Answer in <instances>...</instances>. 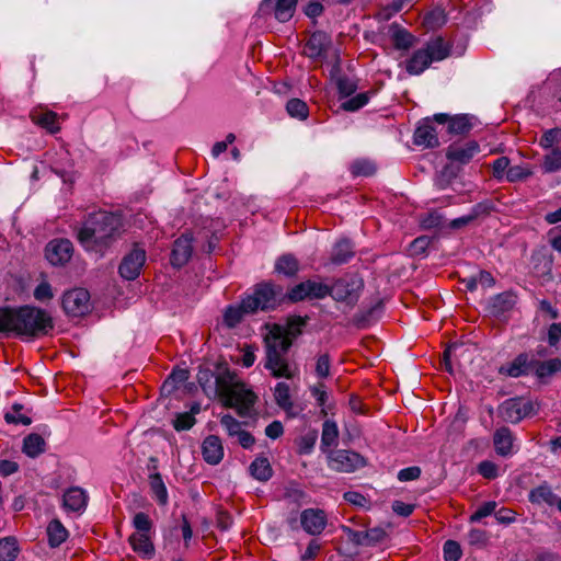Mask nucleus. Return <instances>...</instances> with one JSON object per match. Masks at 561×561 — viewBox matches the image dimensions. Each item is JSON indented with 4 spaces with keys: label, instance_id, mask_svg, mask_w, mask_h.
<instances>
[{
    "label": "nucleus",
    "instance_id": "nucleus-1",
    "mask_svg": "<svg viewBox=\"0 0 561 561\" xmlns=\"http://www.w3.org/2000/svg\"><path fill=\"white\" fill-rule=\"evenodd\" d=\"M306 319L291 317L286 327L274 324L264 337L265 363L264 367L275 378L290 379L294 371L286 358V354L293 345L294 340L301 333Z\"/></svg>",
    "mask_w": 561,
    "mask_h": 561
},
{
    "label": "nucleus",
    "instance_id": "nucleus-2",
    "mask_svg": "<svg viewBox=\"0 0 561 561\" xmlns=\"http://www.w3.org/2000/svg\"><path fill=\"white\" fill-rule=\"evenodd\" d=\"M122 218L108 211L99 210L87 216L77 229L80 244L91 252L103 255L121 234Z\"/></svg>",
    "mask_w": 561,
    "mask_h": 561
},
{
    "label": "nucleus",
    "instance_id": "nucleus-3",
    "mask_svg": "<svg viewBox=\"0 0 561 561\" xmlns=\"http://www.w3.org/2000/svg\"><path fill=\"white\" fill-rule=\"evenodd\" d=\"M53 329V318L43 309L30 306L0 308V332L34 340L47 335Z\"/></svg>",
    "mask_w": 561,
    "mask_h": 561
},
{
    "label": "nucleus",
    "instance_id": "nucleus-4",
    "mask_svg": "<svg viewBox=\"0 0 561 561\" xmlns=\"http://www.w3.org/2000/svg\"><path fill=\"white\" fill-rule=\"evenodd\" d=\"M234 377L228 368L221 371L216 377L217 391L226 407L236 408L240 416H247L256 401V396L243 382L234 381Z\"/></svg>",
    "mask_w": 561,
    "mask_h": 561
},
{
    "label": "nucleus",
    "instance_id": "nucleus-5",
    "mask_svg": "<svg viewBox=\"0 0 561 561\" xmlns=\"http://www.w3.org/2000/svg\"><path fill=\"white\" fill-rule=\"evenodd\" d=\"M451 47L440 36L430 39L424 47L415 50L405 61V70L409 75L419 76L427 69L432 62L446 59L450 55Z\"/></svg>",
    "mask_w": 561,
    "mask_h": 561
},
{
    "label": "nucleus",
    "instance_id": "nucleus-6",
    "mask_svg": "<svg viewBox=\"0 0 561 561\" xmlns=\"http://www.w3.org/2000/svg\"><path fill=\"white\" fill-rule=\"evenodd\" d=\"M479 151L480 146L476 140L451 144L446 150V158L450 161V164L442 170L437 179V185L440 188H445L450 180L457 176L458 169L455 168L454 163L467 164Z\"/></svg>",
    "mask_w": 561,
    "mask_h": 561
},
{
    "label": "nucleus",
    "instance_id": "nucleus-7",
    "mask_svg": "<svg viewBox=\"0 0 561 561\" xmlns=\"http://www.w3.org/2000/svg\"><path fill=\"white\" fill-rule=\"evenodd\" d=\"M286 299L280 286L272 283H262L255 286L253 295L245 297V306L254 313L259 310L275 309Z\"/></svg>",
    "mask_w": 561,
    "mask_h": 561
},
{
    "label": "nucleus",
    "instance_id": "nucleus-8",
    "mask_svg": "<svg viewBox=\"0 0 561 561\" xmlns=\"http://www.w3.org/2000/svg\"><path fill=\"white\" fill-rule=\"evenodd\" d=\"M362 288L363 280L360 278H340L330 286L329 296L336 301H345L350 306H354L358 300Z\"/></svg>",
    "mask_w": 561,
    "mask_h": 561
},
{
    "label": "nucleus",
    "instance_id": "nucleus-9",
    "mask_svg": "<svg viewBox=\"0 0 561 561\" xmlns=\"http://www.w3.org/2000/svg\"><path fill=\"white\" fill-rule=\"evenodd\" d=\"M329 466L339 472H353L365 466V459L357 453L339 449L328 453Z\"/></svg>",
    "mask_w": 561,
    "mask_h": 561
},
{
    "label": "nucleus",
    "instance_id": "nucleus-10",
    "mask_svg": "<svg viewBox=\"0 0 561 561\" xmlns=\"http://www.w3.org/2000/svg\"><path fill=\"white\" fill-rule=\"evenodd\" d=\"M533 409L534 407L531 401L523 398H512L505 400L499 407L497 412L499 416L502 417L503 421L516 424L524 417L528 416L533 412Z\"/></svg>",
    "mask_w": 561,
    "mask_h": 561
},
{
    "label": "nucleus",
    "instance_id": "nucleus-11",
    "mask_svg": "<svg viewBox=\"0 0 561 561\" xmlns=\"http://www.w3.org/2000/svg\"><path fill=\"white\" fill-rule=\"evenodd\" d=\"M298 0H263L259 8L261 15H272L278 22H288L296 11Z\"/></svg>",
    "mask_w": 561,
    "mask_h": 561
},
{
    "label": "nucleus",
    "instance_id": "nucleus-12",
    "mask_svg": "<svg viewBox=\"0 0 561 561\" xmlns=\"http://www.w3.org/2000/svg\"><path fill=\"white\" fill-rule=\"evenodd\" d=\"M145 262V249L135 244L134 248L123 257L118 267V273L123 278L134 280L139 276Z\"/></svg>",
    "mask_w": 561,
    "mask_h": 561
},
{
    "label": "nucleus",
    "instance_id": "nucleus-13",
    "mask_svg": "<svg viewBox=\"0 0 561 561\" xmlns=\"http://www.w3.org/2000/svg\"><path fill=\"white\" fill-rule=\"evenodd\" d=\"M65 312L72 317H80L90 310V294L83 288H75L62 297Z\"/></svg>",
    "mask_w": 561,
    "mask_h": 561
},
{
    "label": "nucleus",
    "instance_id": "nucleus-14",
    "mask_svg": "<svg viewBox=\"0 0 561 561\" xmlns=\"http://www.w3.org/2000/svg\"><path fill=\"white\" fill-rule=\"evenodd\" d=\"M332 46L331 36L323 31L313 32L305 44L304 54L313 60L322 59Z\"/></svg>",
    "mask_w": 561,
    "mask_h": 561
},
{
    "label": "nucleus",
    "instance_id": "nucleus-15",
    "mask_svg": "<svg viewBox=\"0 0 561 561\" xmlns=\"http://www.w3.org/2000/svg\"><path fill=\"white\" fill-rule=\"evenodd\" d=\"M300 523L309 535H319L327 526V514L320 508H307L300 514Z\"/></svg>",
    "mask_w": 561,
    "mask_h": 561
},
{
    "label": "nucleus",
    "instance_id": "nucleus-16",
    "mask_svg": "<svg viewBox=\"0 0 561 561\" xmlns=\"http://www.w3.org/2000/svg\"><path fill=\"white\" fill-rule=\"evenodd\" d=\"M72 251V243L69 240H53L46 245V257L53 265H62L71 259Z\"/></svg>",
    "mask_w": 561,
    "mask_h": 561
},
{
    "label": "nucleus",
    "instance_id": "nucleus-17",
    "mask_svg": "<svg viewBox=\"0 0 561 561\" xmlns=\"http://www.w3.org/2000/svg\"><path fill=\"white\" fill-rule=\"evenodd\" d=\"M433 117H426L423 119L417 128L414 131V144L417 146H423L425 148H435L438 147L439 141L437 137V133L432 125Z\"/></svg>",
    "mask_w": 561,
    "mask_h": 561
},
{
    "label": "nucleus",
    "instance_id": "nucleus-18",
    "mask_svg": "<svg viewBox=\"0 0 561 561\" xmlns=\"http://www.w3.org/2000/svg\"><path fill=\"white\" fill-rule=\"evenodd\" d=\"M192 252V238L187 234H183L174 241L171 253V264L178 268L184 266L191 259Z\"/></svg>",
    "mask_w": 561,
    "mask_h": 561
},
{
    "label": "nucleus",
    "instance_id": "nucleus-19",
    "mask_svg": "<svg viewBox=\"0 0 561 561\" xmlns=\"http://www.w3.org/2000/svg\"><path fill=\"white\" fill-rule=\"evenodd\" d=\"M433 119L438 124L448 123V131L450 134L462 135L472 128V124L468 115H457L451 117L448 114L439 113L435 114Z\"/></svg>",
    "mask_w": 561,
    "mask_h": 561
},
{
    "label": "nucleus",
    "instance_id": "nucleus-20",
    "mask_svg": "<svg viewBox=\"0 0 561 561\" xmlns=\"http://www.w3.org/2000/svg\"><path fill=\"white\" fill-rule=\"evenodd\" d=\"M499 371L514 378L527 375L533 371V359L528 354L522 353L512 363L501 366Z\"/></svg>",
    "mask_w": 561,
    "mask_h": 561
},
{
    "label": "nucleus",
    "instance_id": "nucleus-21",
    "mask_svg": "<svg viewBox=\"0 0 561 561\" xmlns=\"http://www.w3.org/2000/svg\"><path fill=\"white\" fill-rule=\"evenodd\" d=\"M202 455L209 465H217L224 457V447L218 436H207L202 445Z\"/></svg>",
    "mask_w": 561,
    "mask_h": 561
},
{
    "label": "nucleus",
    "instance_id": "nucleus-22",
    "mask_svg": "<svg viewBox=\"0 0 561 561\" xmlns=\"http://www.w3.org/2000/svg\"><path fill=\"white\" fill-rule=\"evenodd\" d=\"M88 495L85 491L79 486L70 488L66 491L62 499L64 507L71 512H83L87 507Z\"/></svg>",
    "mask_w": 561,
    "mask_h": 561
},
{
    "label": "nucleus",
    "instance_id": "nucleus-23",
    "mask_svg": "<svg viewBox=\"0 0 561 561\" xmlns=\"http://www.w3.org/2000/svg\"><path fill=\"white\" fill-rule=\"evenodd\" d=\"M514 437L508 427H500L495 431L493 443L495 450L501 456H508L512 454Z\"/></svg>",
    "mask_w": 561,
    "mask_h": 561
},
{
    "label": "nucleus",
    "instance_id": "nucleus-24",
    "mask_svg": "<svg viewBox=\"0 0 561 561\" xmlns=\"http://www.w3.org/2000/svg\"><path fill=\"white\" fill-rule=\"evenodd\" d=\"M254 311H250L245 306V298L239 305L229 306L226 308L224 313V323L229 328H236L245 314H252Z\"/></svg>",
    "mask_w": 561,
    "mask_h": 561
},
{
    "label": "nucleus",
    "instance_id": "nucleus-25",
    "mask_svg": "<svg viewBox=\"0 0 561 561\" xmlns=\"http://www.w3.org/2000/svg\"><path fill=\"white\" fill-rule=\"evenodd\" d=\"M22 450L31 458H36L46 450L45 439L36 433L28 434L23 439Z\"/></svg>",
    "mask_w": 561,
    "mask_h": 561
},
{
    "label": "nucleus",
    "instance_id": "nucleus-26",
    "mask_svg": "<svg viewBox=\"0 0 561 561\" xmlns=\"http://www.w3.org/2000/svg\"><path fill=\"white\" fill-rule=\"evenodd\" d=\"M560 499L552 492L551 488L547 484H541L533 489L529 493V501L533 504H547L549 506L558 505Z\"/></svg>",
    "mask_w": 561,
    "mask_h": 561
},
{
    "label": "nucleus",
    "instance_id": "nucleus-27",
    "mask_svg": "<svg viewBox=\"0 0 561 561\" xmlns=\"http://www.w3.org/2000/svg\"><path fill=\"white\" fill-rule=\"evenodd\" d=\"M339 430L334 421L327 420L322 425L321 450L329 453L331 447L337 445Z\"/></svg>",
    "mask_w": 561,
    "mask_h": 561
},
{
    "label": "nucleus",
    "instance_id": "nucleus-28",
    "mask_svg": "<svg viewBox=\"0 0 561 561\" xmlns=\"http://www.w3.org/2000/svg\"><path fill=\"white\" fill-rule=\"evenodd\" d=\"M515 296L510 291H504L494 296L490 301V312L494 316L502 314L513 308Z\"/></svg>",
    "mask_w": 561,
    "mask_h": 561
},
{
    "label": "nucleus",
    "instance_id": "nucleus-29",
    "mask_svg": "<svg viewBox=\"0 0 561 561\" xmlns=\"http://www.w3.org/2000/svg\"><path fill=\"white\" fill-rule=\"evenodd\" d=\"M561 370V359L551 358L545 362L533 359V371L540 379L550 377Z\"/></svg>",
    "mask_w": 561,
    "mask_h": 561
},
{
    "label": "nucleus",
    "instance_id": "nucleus-30",
    "mask_svg": "<svg viewBox=\"0 0 561 561\" xmlns=\"http://www.w3.org/2000/svg\"><path fill=\"white\" fill-rule=\"evenodd\" d=\"M354 251L353 245L348 240H340L335 243L331 253V262L333 264L340 265L346 263L351 257H353Z\"/></svg>",
    "mask_w": 561,
    "mask_h": 561
},
{
    "label": "nucleus",
    "instance_id": "nucleus-31",
    "mask_svg": "<svg viewBox=\"0 0 561 561\" xmlns=\"http://www.w3.org/2000/svg\"><path fill=\"white\" fill-rule=\"evenodd\" d=\"M48 543L50 547H59L68 537V530L58 519H53L47 526Z\"/></svg>",
    "mask_w": 561,
    "mask_h": 561
},
{
    "label": "nucleus",
    "instance_id": "nucleus-32",
    "mask_svg": "<svg viewBox=\"0 0 561 561\" xmlns=\"http://www.w3.org/2000/svg\"><path fill=\"white\" fill-rule=\"evenodd\" d=\"M133 549L144 556H152L153 545L150 540L149 533H135L129 537Z\"/></svg>",
    "mask_w": 561,
    "mask_h": 561
},
{
    "label": "nucleus",
    "instance_id": "nucleus-33",
    "mask_svg": "<svg viewBox=\"0 0 561 561\" xmlns=\"http://www.w3.org/2000/svg\"><path fill=\"white\" fill-rule=\"evenodd\" d=\"M275 271L285 276H294L299 271V262L293 254H284L276 260Z\"/></svg>",
    "mask_w": 561,
    "mask_h": 561
},
{
    "label": "nucleus",
    "instance_id": "nucleus-34",
    "mask_svg": "<svg viewBox=\"0 0 561 561\" xmlns=\"http://www.w3.org/2000/svg\"><path fill=\"white\" fill-rule=\"evenodd\" d=\"M250 473L251 476L259 480V481H267L271 479L273 470L271 468L270 461L267 458H256L251 465H250Z\"/></svg>",
    "mask_w": 561,
    "mask_h": 561
},
{
    "label": "nucleus",
    "instance_id": "nucleus-35",
    "mask_svg": "<svg viewBox=\"0 0 561 561\" xmlns=\"http://www.w3.org/2000/svg\"><path fill=\"white\" fill-rule=\"evenodd\" d=\"M149 485L153 496L157 499L160 505L168 503V491L162 477L158 472H152L149 476Z\"/></svg>",
    "mask_w": 561,
    "mask_h": 561
},
{
    "label": "nucleus",
    "instance_id": "nucleus-36",
    "mask_svg": "<svg viewBox=\"0 0 561 561\" xmlns=\"http://www.w3.org/2000/svg\"><path fill=\"white\" fill-rule=\"evenodd\" d=\"M32 118L37 125L48 129L51 134H55L60 129L56 124L57 114L55 112L47 111L43 113H35L32 115Z\"/></svg>",
    "mask_w": 561,
    "mask_h": 561
},
{
    "label": "nucleus",
    "instance_id": "nucleus-37",
    "mask_svg": "<svg viewBox=\"0 0 561 561\" xmlns=\"http://www.w3.org/2000/svg\"><path fill=\"white\" fill-rule=\"evenodd\" d=\"M19 553L18 542L12 537L0 539V561H14Z\"/></svg>",
    "mask_w": 561,
    "mask_h": 561
},
{
    "label": "nucleus",
    "instance_id": "nucleus-38",
    "mask_svg": "<svg viewBox=\"0 0 561 561\" xmlns=\"http://www.w3.org/2000/svg\"><path fill=\"white\" fill-rule=\"evenodd\" d=\"M306 287L308 290L309 299H323L324 297L329 296L330 293L329 285L313 279H307Z\"/></svg>",
    "mask_w": 561,
    "mask_h": 561
},
{
    "label": "nucleus",
    "instance_id": "nucleus-39",
    "mask_svg": "<svg viewBox=\"0 0 561 561\" xmlns=\"http://www.w3.org/2000/svg\"><path fill=\"white\" fill-rule=\"evenodd\" d=\"M274 397L276 403L285 410H288L293 407V402L290 400L289 386L285 382H278L275 387Z\"/></svg>",
    "mask_w": 561,
    "mask_h": 561
},
{
    "label": "nucleus",
    "instance_id": "nucleus-40",
    "mask_svg": "<svg viewBox=\"0 0 561 561\" xmlns=\"http://www.w3.org/2000/svg\"><path fill=\"white\" fill-rule=\"evenodd\" d=\"M287 113L295 118L306 119L308 117V106L300 99H291L286 104Z\"/></svg>",
    "mask_w": 561,
    "mask_h": 561
},
{
    "label": "nucleus",
    "instance_id": "nucleus-41",
    "mask_svg": "<svg viewBox=\"0 0 561 561\" xmlns=\"http://www.w3.org/2000/svg\"><path fill=\"white\" fill-rule=\"evenodd\" d=\"M351 171L353 175H364L369 176L373 175L376 172L375 164L366 159H359L352 163Z\"/></svg>",
    "mask_w": 561,
    "mask_h": 561
},
{
    "label": "nucleus",
    "instance_id": "nucleus-42",
    "mask_svg": "<svg viewBox=\"0 0 561 561\" xmlns=\"http://www.w3.org/2000/svg\"><path fill=\"white\" fill-rule=\"evenodd\" d=\"M317 438H318V434L316 431L309 432L306 435L301 436L297 440L298 453L300 455L310 454L316 445Z\"/></svg>",
    "mask_w": 561,
    "mask_h": 561
},
{
    "label": "nucleus",
    "instance_id": "nucleus-43",
    "mask_svg": "<svg viewBox=\"0 0 561 561\" xmlns=\"http://www.w3.org/2000/svg\"><path fill=\"white\" fill-rule=\"evenodd\" d=\"M23 409V405L20 404V403H14L12 405V411L13 412H7L5 415H4V420L7 421V423H10V424H23V425H30L32 423V420L26 416V415H22V414H19V412Z\"/></svg>",
    "mask_w": 561,
    "mask_h": 561
},
{
    "label": "nucleus",
    "instance_id": "nucleus-44",
    "mask_svg": "<svg viewBox=\"0 0 561 561\" xmlns=\"http://www.w3.org/2000/svg\"><path fill=\"white\" fill-rule=\"evenodd\" d=\"M369 96L367 93H359L354 98L343 102L341 108L347 112H354L362 108L368 103Z\"/></svg>",
    "mask_w": 561,
    "mask_h": 561
},
{
    "label": "nucleus",
    "instance_id": "nucleus-45",
    "mask_svg": "<svg viewBox=\"0 0 561 561\" xmlns=\"http://www.w3.org/2000/svg\"><path fill=\"white\" fill-rule=\"evenodd\" d=\"M543 169L546 172H556L561 169V150L553 149L545 157Z\"/></svg>",
    "mask_w": 561,
    "mask_h": 561
},
{
    "label": "nucleus",
    "instance_id": "nucleus-46",
    "mask_svg": "<svg viewBox=\"0 0 561 561\" xmlns=\"http://www.w3.org/2000/svg\"><path fill=\"white\" fill-rule=\"evenodd\" d=\"M414 36L404 30H399L393 34L394 46L399 49H408L413 46Z\"/></svg>",
    "mask_w": 561,
    "mask_h": 561
},
{
    "label": "nucleus",
    "instance_id": "nucleus-47",
    "mask_svg": "<svg viewBox=\"0 0 561 561\" xmlns=\"http://www.w3.org/2000/svg\"><path fill=\"white\" fill-rule=\"evenodd\" d=\"M461 557L460 545L455 540H447L444 543V559L445 561H458Z\"/></svg>",
    "mask_w": 561,
    "mask_h": 561
},
{
    "label": "nucleus",
    "instance_id": "nucleus-48",
    "mask_svg": "<svg viewBox=\"0 0 561 561\" xmlns=\"http://www.w3.org/2000/svg\"><path fill=\"white\" fill-rule=\"evenodd\" d=\"M286 295V299L291 302L301 301L309 299L308 290L306 287V280L294 286Z\"/></svg>",
    "mask_w": 561,
    "mask_h": 561
},
{
    "label": "nucleus",
    "instance_id": "nucleus-49",
    "mask_svg": "<svg viewBox=\"0 0 561 561\" xmlns=\"http://www.w3.org/2000/svg\"><path fill=\"white\" fill-rule=\"evenodd\" d=\"M133 525L137 529V533H150L152 528V522L146 513H137L134 516Z\"/></svg>",
    "mask_w": 561,
    "mask_h": 561
},
{
    "label": "nucleus",
    "instance_id": "nucleus-50",
    "mask_svg": "<svg viewBox=\"0 0 561 561\" xmlns=\"http://www.w3.org/2000/svg\"><path fill=\"white\" fill-rule=\"evenodd\" d=\"M386 537V531L380 527H375L364 531V546H374L381 542Z\"/></svg>",
    "mask_w": 561,
    "mask_h": 561
},
{
    "label": "nucleus",
    "instance_id": "nucleus-51",
    "mask_svg": "<svg viewBox=\"0 0 561 561\" xmlns=\"http://www.w3.org/2000/svg\"><path fill=\"white\" fill-rule=\"evenodd\" d=\"M195 417L191 413H179L173 421V426L176 431L190 430L195 424Z\"/></svg>",
    "mask_w": 561,
    "mask_h": 561
},
{
    "label": "nucleus",
    "instance_id": "nucleus-52",
    "mask_svg": "<svg viewBox=\"0 0 561 561\" xmlns=\"http://www.w3.org/2000/svg\"><path fill=\"white\" fill-rule=\"evenodd\" d=\"M530 175L531 171L520 165L510 167L506 171V179L508 182L520 181Z\"/></svg>",
    "mask_w": 561,
    "mask_h": 561
},
{
    "label": "nucleus",
    "instance_id": "nucleus-53",
    "mask_svg": "<svg viewBox=\"0 0 561 561\" xmlns=\"http://www.w3.org/2000/svg\"><path fill=\"white\" fill-rule=\"evenodd\" d=\"M336 87L342 96H350L356 90V84L345 76L336 78Z\"/></svg>",
    "mask_w": 561,
    "mask_h": 561
},
{
    "label": "nucleus",
    "instance_id": "nucleus-54",
    "mask_svg": "<svg viewBox=\"0 0 561 561\" xmlns=\"http://www.w3.org/2000/svg\"><path fill=\"white\" fill-rule=\"evenodd\" d=\"M221 425L226 428L230 436H238L241 430V423L233 416L226 414L220 419Z\"/></svg>",
    "mask_w": 561,
    "mask_h": 561
},
{
    "label": "nucleus",
    "instance_id": "nucleus-55",
    "mask_svg": "<svg viewBox=\"0 0 561 561\" xmlns=\"http://www.w3.org/2000/svg\"><path fill=\"white\" fill-rule=\"evenodd\" d=\"M496 503L493 501L485 502L483 505H481L474 514L471 515L470 522L476 523L482 519L483 517H486L495 512Z\"/></svg>",
    "mask_w": 561,
    "mask_h": 561
},
{
    "label": "nucleus",
    "instance_id": "nucleus-56",
    "mask_svg": "<svg viewBox=\"0 0 561 561\" xmlns=\"http://www.w3.org/2000/svg\"><path fill=\"white\" fill-rule=\"evenodd\" d=\"M431 244V239L426 236L414 239L410 244V252L412 255H421L425 253L426 249Z\"/></svg>",
    "mask_w": 561,
    "mask_h": 561
},
{
    "label": "nucleus",
    "instance_id": "nucleus-57",
    "mask_svg": "<svg viewBox=\"0 0 561 561\" xmlns=\"http://www.w3.org/2000/svg\"><path fill=\"white\" fill-rule=\"evenodd\" d=\"M488 534L482 529H471L468 534V541L471 546L483 547L488 542Z\"/></svg>",
    "mask_w": 561,
    "mask_h": 561
},
{
    "label": "nucleus",
    "instance_id": "nucleus-58",
    "mask_svg": "<svg viewBox=\"0 0 561 561\" xmlns=\"http://www.w3.org/2000/svg\"><path fill=\"white\" fill-rule=\"evenodd\" d=\"M561 140V129L552 128L547 130L540 139V145L550 148Z\"/></svg>",
    "mask_w": 561,
    "mask_h": 561
},
{
    "label": "nucleus",
    "instance_id": "nucleus-59",
    "mask_svg": "<svg viewBox=\"0 0 561 561\" xmlns=\"http://www.w3.org/2000/svg\"><path fill=\"white\" fill-rule=\"evenodd\" d=\"M422 227L425 229L440 228L444 225L443 216L438 213H430L421 220Z\"/></svg>",
    "mask_w": 561,
    "mask_h": 561
},
{
    "label": "nucleus",
    "instance_id": "nucleus-60",
    "mask_svg": "<svg viewBox=\"0 0 561 561\" xmlns=\"http://www.w3.org/2000/svg\"><path fill=\"white\" fill-rule=\"evenodd\" d=\"M316 374L320 378H325L330 374V356L329 354H322L317 358Z\"/></svg>",
    "mask_w": 561,
    "mask_h": 561
},
{
    "label": "nucleus",
    "instance_id": "nucleus-61",
    "mask_svg": "<svg viewBox=\"0 0 561 561\" xmlns=\"http://www.w3.org/2000/svg\"><path fill=\"white\" fill-rule=\"evenodd\" d=\"M508 168L510 159L507 157L497 158L492 164L493 176L497 180L502 179L504 174H506Z\"/></svg>",
    "mask_w": 561,
    "mask_h": 561
},
{
    "label": "nucleus",
    "instance_id": "nucleus-62",
    "mask_svg": "<svg viewBox=\"0 0 561 561\" xmlns=\"http://www.w3.org/2000/svg\"><path fill=\"white\" fill-rule=\"evenodd\" d=\"M34 297L39 301L51 299L54 297L51 286L46 282L41 283L34 290Z\"/></svg>",
    "mask_w": 561,
    "mask_h": 561
},
{
    "label": "nucleus",
    "instance_id": "nucleus-63",
    "mask_svg": "<svg viewBox=\"0 0 561 561\" xmlns=\"http://www.w3.org/2000/svg\"><path fill=\"white\" fill-rule=\"evenodd\" d=\"M479 473L486 479H494L497 476V467L491 461H482L479 465Z\"/></svg>",
    "mask_w": 561,
    "mask_h": 561
},
{
    "label": "nucleus",
    "instance_id": "nucleus-64",
    "mask_svg": "<svg viewBox=\"0 0 561 561\" xmlns=\"http://www.w3.org/2000/svg\"><path fill=\"white\" fill-rule=\"evenodd\" d=\"M561 340V323H552L548 330V342L551 346H556Z\"/></svg>",
    "mask_w": 561,
    "mask_h": 561
}]
</instances>
